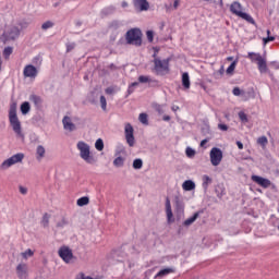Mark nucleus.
Returning a JSON list of instances; mask_svg holds the SVG:
<instances>
[{
  "mask_svg": "<svg viewBox=\"0 0 279 279\" xmlns=\"http://www.w3.org/2000/svg\"><path fill=\"white\" fill-rule=\"evenodd\" d=\"M16 102H11L9 108V123L16 136L23 137V129L21 126V120H19V116L16 114Z\"/></svg>",
  "mask_w": 279,
  "mask_h": 279,
  "instance_id": "obj_1",
  "label": "nucleus"
},
{
  "mask_svg": "<svg viewBox=\"0 0 279 279\" xmlns=\"http://www.w3.org/2000/svg\"><path fill=\"white\" fill-rule=\"evenodd\" d=\"M126 45H134V47H142L143 32L141 28H131L125 33Z\"/></svg>",
  "mask_w": 279,
  "mask_h": 279,
  "instance_id": "obj_2",
  "label": "nucleus"
},
{
  "mask_svg": "<svg viewBox=\"0 0 279 279\" xmlns=\"http://www.w3.org/2000/svg\"><path fill=\"white\" fill-rule=\"evenodd\" d=\"M76 147L80 151V157L82 160H85L87 165H95L97 162L95 157L90 155V146L86 142H78Z\"/></svg>",
  "mask_w": 279,
  "mask_h": 279,
  "instance_id": "obj_3",
  "label": "nucleus"
},
{
  "mask_svg": "<svg viewBox=\"0 0 279 279\" xmlns=\"http://www.w3.org/2000/svg\"><path fill=\"white\" fill-rule=\"evenodd\" d=\"M230 12L234 14L235 16H239L240 19H243V21H246V23H251V25H255L256 22L254 21V17L252 15L243 12V5L239 1H234L230 5Z\"/></svg>",
  "mask_w": 279,
  "mask_h": 279,
  "instance_id": "obj_4",
  "label": "nucleus"
},
{
  "mask_svg": "<svg viewBox=\"0 0 279 279\" xmlns=\"http://www.w3.org/2000/svg\"><path fill=\"white\" fill-rule=\"evenodd\" d=\"M171 61V59H163L160 60L158 58L154 59V64L155 68L154 70L156 71L157 75H167V73H169V62Z\"/></svg>",
  "mask_w": 279,
  "mask_h": 279,
  "instance_id": "obj_5",
  "label": "nucleus"
},
{
  "mask_svg": "<svg viewBox=\"0 0 279 279\" xmlns=\"http://www.w3.org/2000/svg\"><path fill=\"white\" fill-rule=\"evenodd\" d=\"M23 158H25V155L23 153H17L10 157L9 159H5L1 166L0 169L2 171H5V169H10L13 165H16L17 162H23Z\"/></svg>",
  "mask_w": 279,
  "mask_h": 279,
  "instance_id": "obj_6",
  "label": "nucleus"
},
{
  "mask_svg": "<svg viewBox=\"0 0 279 279\" xmlns=\"http://www.w3.org/2000/svg\"><path fill=\"white\" fill-rule=\"evenodd\" d=\"M19 36H21V29H19L16 26H13L9 31L4 32L0 38L2 43L7 44L10 40H16Z\"/></svg>",
  "mask_w": 279,
  "mask_h": 279,
  "instance_id": "obj_7",
  "label": "nucleus"
},
{
  "mask_svg": "<svg viewBox=\"0 0 279 279\" xmlns=\"http://www.w3.org/2000/svg\"><path fill=\"white\" fill-rule=\"evenodd\" d=\"M209 158L213 167H219L221 160H223V151H221V148L214 147L209 153Z\"/></svg>",
  "mask_w": 279,
  "mask_h": 279,
  "instance_id": "obj_8",
  "label": "nucleus"
},
{
  "mask_svg": "<svg viewBox=\"0 0 279 279\" xmlns=\"http://www.w3.org/2000/svg\"><path fill=\"white\" fill-rule=\"evenodd\" d=\"M60 258L66 264L73 260V251L69 246H61L58 251Z\"/></svg>",
  "mask_w": 279,
  "mask_h": 279,
  "instance_id": "obj_9",
  "label": "nucleus"
},
{
  "mask_svg": "<svg viewBox=\"0 0 279 279\" xmlns=\"http://www.w3.org/2000/svg\"><path fill=\"white\" fill-rule=\"evenodd\" d=\"M124 134L129 147H134V126L130 123L125 124Z\"/></svg>",
  "mask_w": 279,
  "mask_h": 279,
  "instance_id": "obj_10",
  "label": "nucleus"
},
{
  "mask_svg": "<svg viewBox=\"0 0 279 279\" xmlns=\"http://www.w3.org/2000/svg\"><path fill=\"white\" fill-rule=\"evenodd\" d=\"M251 180L255 182V184H258L262 186V189H269L271 186V181L269 179L258 177V175H252Z\"/></svg>",
  "mask_w": 279,
  "mask_h": 279,
  "instance_id": "obj_11",
  "label": "nucleus"
},
{
  "mask_svg": "<svg viewBox=\"0 0 279 279\" xmlns=\"http://www.w3.org/2000/svg\"><path fill=\"white\" fill-rule=\"evenodd\" d=\"M24 77H36L38 75V69L33 64H28L23 71Z\"/></svg>",
  "mask_w": 279,
  "mask_h": 279,
  "instance_id": "obj_12",
  "label": "nucleus"
},
{
  "mask_svg": "<svg viewBox=\"0 0 279 279\" xmlns=\"http://www.w3.org/2000/svg\"><path fill=\"white\" fill-rule=\"evenodd\" d=\"M16 275L20 279H27V264H19L16 266Z\"/></svg>",
  "mask_w": 279,
  "mask_h": 279,
  "instance_id": "obj_13",
  "label": "nucleus"
},
{
  "mask_svg": "<svg viewBox=\"0 0 279 279\" xmlns=\"http://www.w3.org/2000/svg\"><path fill=\"white\" fill-rule=\"evenodd\" d=\"M134 5L137 10H141V12L149 10V2L147 0H134Z\"/></svg>",
  "mask_w": 279,
  "mask_h": 279,
  "instance_id": "obj_14",
  "label": "nucleus"
},
{
  "mask_svg": "<svg viewBox=\"0 0 279 279\" xmlns=\"http://www.w3.org/2000/svg\"><path fill=\"white\" fill-rule=\"evenodd\" d=\"M199 215H202V211L194 213L192 217L184 220L183 226H185V228H189V226H193V223H195V221L199 219Z\"/></svg>",
  "mask_w": 279,
  "mask_h": 279,
  "instance_id": "obj_15",
  "label": "nucleus"
},
{
  "mask_svg": "<svg viewBox=\"0 0 279 279\" xmlns=\"http://www.w3.org/2000/svg\"><path fill=\"white\" fill-rule=\"evenodd\" d=\"M64 130H69L70 132H73L75 130V125L73 122H71V118L69 116H65L62 120Z\"/></svg>",
  "mask_w": 279,
  "mask_h": 279,
  "instance_id": "obj_16",
  "label": "nucleus"
},
{
  "mask_svg": "<svg viewBox=\"0 0 279 279\" xmlns=\"http://www.w3.org/2000/svg\"><path fill=\"white\" fill-rule=\"evenodd\" d=\"M166 214L168 223H171V219H173V211L171 210V201L169 197L166 198Z\"/></svg>",
  "mask_w": 279,
  "mask_h": 279,
  "instance_id": "obj_17",
  "label": "nucleus"
},
{
  "mask_svg": "<svg viewBox=\"0 0 279 279\" xmlns=\"http://www.w3.org/2000/svg\"><path fill=\"white\" fill-rule=\"evenodd\" d=\"M169 274H175V269H174V268H163V269H161V270L155 276V278H165V276H169Z\"/></svg>",
  "mask_w": 279,
  "mask_h": 279,
  "instance_id": "obj_18",
  "label": "nucleus"
},
{
  "mask_svg": "<svg viewBox=\"0 0 279 279\" xmlns=\"http://www.w3.org/2000/svg\"><path fill=\"white\" fill-rule=\"evenodd\" d=\"M182 86L185 88V90L191 88V77L189 76L187 72L182 74Z\"/></svg>",
  "mask_w": 279,
  "mask_h": 279,
  "instance_id": "obj_19",
  "label": "nucleus"
},
{
  "mask_svg": "<svg viewBox=\"0 0 279 279\" xmlns=\"http://www.w3.org/2000/svg\"><path fill=\"white\" fill-rule=\"evenodd\" d=\"M116 11H117V8H114L113 5H110V7L102 9L100 14H101V17L104 19L106 16H110V14H112Z\"/></svg>",
  "mask_w": 279,
  "mask_h": 279,
  "instance_id": "obj_20",
  "label": "nucleus"
},
{
  "mask_svg": "<svg viewBox=\"0 0 279 279\" xmlns=\"http://www.w3.org/2000/svg\"><path fill=\"white\" fill-rule=\"evenodd\" d=\"M183 191H195V182L186 180L182 184Z\"/></svg>",
  "mask_w": 279,
  "mask_h": 279,
  "instance_id": "obj_21",
  "label": "nucleus"
},
{
  "mask_svg": "<svg viewBox=\"0 0 279 279\" xmlns=\"http://www.w3.org/2000/svg\"><path fill=\"white\" fill-rule=\"evenodd\" d=\"M45 154H46L45 146L38 145L36 148L37 160H39V161L43 160V158H45Z\"/></svg>",
  "mask_w": 279,
  "mask_h": 279,
  "instance_id": "obj_22",
  "label": "nucleus"
},
{
  "mask_svg": "<svg viewBox=\"0 0 279 279\" xmlns=\"http://www.w3.org/2000/svg\"><path fill=\"white\" fill-rule=\"evenodd\" d=\"M259 73H267V60L265 58L259 59V62L257 63Z\"/></svg>",
  "mask_w": 279,
  "mask_h": 279,
  "instance_id": "obj_23",
  "label": "nucleus"
},
{
  "mask_svg": "<svg viewBox=\"0 0 279 279\" xmlns=\"http://www.w3.org/2000/svg\"><path fill=\"white\" fill-rule=\"evenodd\" d=\"M247 58H248V60H251L253 62H257V63H259L260 60H263V56H260V53H256V52H248Z\"/></svg>",
  "mask_w": 279,
  "mask_h": 279,
  "instance_id": "obj_24",
  "label": "nucleus"
},
{
  "mask_svg": "<svg viewBox=\"0 0 279 279\" xmlns=\"http://www.w3.org/2000/svg\"><path fill=\"white\" fill-rule=\"evenodd\" d=\"M20 110H21L22 114H29V110H32V106L29 105L28 101H24L21 105Z\"/></svg>",
  "mask_w": 279,
  "mask_h": 279,
  "instance_id": "obj_25",
  "label": "nucleus"
},
{
  "mask_svg": "<svg viewBox=\"0 0 279 279\" xmlns=\"http://www.w3.org/2000/svg\"><path fill=\"white\" fill-rule=\"evenodd\" d=\"M29 100L33 101V104H34L37 108H40V106H43V98H40V96L31 95Z\"/></svg>",
  "mask_w": 279,
  "mask_h": 279,
  "instance_id": "obj_26",
  "label": "nucleus"
},
{
  "mask_svg": "<svg viewBox=\"0 0 279 279\" xmlns=\"http://www.w3.org/2000/svg\"><path fill=\"white\" fill-rule=\"evenodd\" d=\"M209 184H213V179L210 177H208L207 174H204L203 175V189L205 191H207Z\"/></svg>",
  "mask_w": 279,
  "mask_h": 279,
  "instance_id": "obj_27",
  "label": "nucleus"
},
{
  "mask_svg": "<svg viewBox=\"0 0 279 279\" xmlns=\"http://www.w3.org/2000/svg\"><path fill=\"white\" fill-rule=\"evenodd\" d=\"M77 206H88L90 204V198L88 196H83L76 201Z\"/></svg>",
  "mask_w": 279,
  "mask_h": 279,
  "instance_id": "obj_28",
  "label": "nucleus"
},
{
  "mask_svg": "<svg viewBox=\"0 0 279 279\" xmlns=\"http://www.w3.org/2000/svg\"><path fill=\"white\" fill-rule=\"evenodd\" d=\"M49 219H51V215H49L47 213L44 214L43 219H41V226L44 228H49Z\"/></svg>",
  "mask_w": 279,
  "mask_h": 279,
  "instance_id": "obj_29",
  "label": "nucleus"
},
{
  "mask_svg": "<svg viewBox=\"0 0 279 279\" xmlns=\"http://www.w3.org/2000/svg\"><path fill=\"white\" fill-rule=\"evenodd\" d=\"M268 143H269V140H267V136L265 135L257 138V145H260V147H267Z\"/></svg>",
  "mask_w": 279,
  "mask_h": 279,
  "instance_id": "obj_30",
  "label": "nucleus"
},
{
  "mask_svg": "<svg viewBox=\"0 0 279 279\" xmlns=\"http://www.w3.org/2000/svg\"><path fill=\"white\" fill-rule=\"evenodd\" d=\"M239 63V60H234L227 69V74L232 75L234 73V69H236V64Z\"/></svg>",
  "mask_w": 279,
  "mask_h": 279,
  "instance_id": "obj_31",
  "label": "nucleus"
},
{
  "mask_svg": "<svg viewBox=\"0 0 279 279\" xmlns=\"http://www.w3.org/2000/svg\"><path fill=\"white\" fill-rule=\"evenodd\" d=\"M113 165L116 166V167H123L124 165H125V158H123V157H118V158H116L114 160H113Z\"/></svg>",
  "mask_w": 279,
  "mask_h": 279,
  "instance_id": "obj_32",
  "label": "nucleus"
},
{
  "mask_svg": "<svg viewBox=\"0 0 279 279\" xmlns=\"http://www.w3.org/2000/svg\"><path fill=\"white\" fill-rule=\"evenodd\" d=\"M95 148L97 151H104V140L98 138L95 143Z\"/></svg>",
  "mask_w": 279,
  "mask_h": 279,
  "instance_id": "obj_33",
  "label": "nucleus"
},
{
  "mask_svg": "<svg viewBox=\"0 0 279 279\" xmlns=\"http://www.w3.org/2000/svg\"><path fill=\"white\" fill-rule=\"evenodd\" d=\"M13 48L12 47H7L4 48L3 50V57L5 60H9L10 56H12V52H13Z\"/></svg>",
  "mask_w": 279,
  "mask_h": 279,
  "instance_id": "obj_34",
  "label": "nucleus"
},
{
  "mask_svg": "<svg viewBox=\"0 0 279 279\" xmlns=\"http://www.w3.org/2000/svg\"><path fill=\"white\" fill-rule=\"evenodd\" d=\"M133 169H143V159H134Z\"/></svg>",
  "mask_w": 279,
  "mask_h": 279,
  "instance_id": "obj_35",
  "label": "nucleus"
},
{
  "mask_svg": "<svg viewBox=\"0 0 279 279\" xmlns=\"http://www.w3.org/2000/svg\"><path fill=\"white\" fill-rule=\"evenodd\" d=\"M120 27H121V22H119V21H117V20L112 21V22L109 24V28H110V29L117 31V29H119Z\"/></svg>",
  "mask_w": 279,
  "mask_h": 279,
  "instance_id": "obj_36",
  "label": "nucleus"
},
{
  "mask_svg": "<svg viewBox=\"0 0 279 279\" xmlns=\"http://www.w3.org/2000/svg\"><path fill=\"white\" fill-rule=\"evenodd\" d=\"M140 84H149L151 82V78L149 76L141 75L138 76Z\"/></svg>",
  "mask_w": 279,
  "mask_h": 279,
  "instance_id": "obj_37",
  "label": "nucleus"
},
{
  "mask_svg": "<svg viewBox=\"0 0 279 279\" xmlns=\"http://www.w3.org/2000/svg\"><path fill=\"white\" fill-rule=\"evenodd\" d=\"M138 121H141L144 125H147L149 123V120L147 119V113H141L138 117Z\"/></svg>",
  "mask_w": 279,
  "mask_h": 279,
  "instance_id": "obj_38",
  "label": "nucleus"
},
{
  "mask_svg": "<svg viewBox=\"0 0 279 279\" xmlns=\"http://www.w3.org/2000/svg\"><path fill=\"white\" fill-rule=\"evenodd\" d=\"M238 116H239L240 121H242V123H247L250 121L247 119V114L245 112H243V111H240L238 113Z\"/></svg>",
  "mask_w": 279,
  "mask_h": 279,
  "instance_id": "obj_39",
  "label": "nucleus"
},
{
  "mask_svg": "<svg viewBox=\"0 0 279 279\" xmlns=\"http://www.w3.org/2000/svg\"><path fill=\"white\" fill-rule=\"evenodd\" d=\"M232 94L235 96V97H241V95H245V92L242 90L241 88L239 87H234L232 89Z\"/></svg>",
  "mask_w": 279,
  "mask_h": 279,
  "instance_id": "obj_40",
  "label": "nucleus"
},
{
  "mask_svg": "<svg viewBox=\"0 0 279 279\" xmlns=\"http://www.w3.org/2000/svg\"><path fill=\"white\" fill-rule=\"evenodd\" d=\"M51 27H53V22L51 21H47L41 25V29L44 31L51 29Z\"/></svg>",
  "mask_w": 279,
  "mask_h": 279,
  "instance_id": "obj_41",
  "label": "nucleus"
},
{
  "mask_svg": "<svg viewBox=\"0 0 279 279\" xmlns=\"http://www.w3.org/2000/svg\"><path fill=\"white\" fill-rule=\"evenodd\" d=\"M187 158H195V149L187 147L185 150Z\"/></svg>",
  "mask_w": 279,
  "mask_h": 279,
  "instance_id": "obj_42",
  "label": "nucleus"
},
{
  "mask_svg": "<svg viewBox=\"0 0 279 279\" xmlns=\"http://www.w3.org/2000/svg\"><path fill=\"white\" fill-rule=\"evenodd\" d=\"M154 108L158 114H165V107L162 105H155Z\"/></svg>",
  "mask_w": 279,
  "mask_h": 279,
  "instance_id": "obj_43",
  "label": "nucleus"
},
{
  "mask_svg": "<svg viewBox=\"0 0 279 279\" xmlns=\"http://www.w3.org/2000/svg\"><path fill=\"white\" fill-rule=\"evenodd\" d=\"M64 226H69V220H66V218H62L61 221L57 223V228H64Z\"/></svg>",
  "mask_w": 279,
  "mask_h": 279,
  "instance_id": "obj_44",
  "label": "nucleus"
},
{
  "mask_svg": "<svg viewBox=\"0 0 279 279\" xmlns=\"http://www.w3.org/2000/svg\"><path fill=\"white\" fill-rule=\"evenodd\" d=\"M23 258L27 259L28 256H34V251L32 248L26 250L24 253H22Z\"/></svg>",
  "mask_w": 279,
  "mask_h": 279,
  "instance_id": "obj_45",
  "label": "nucleus"
},
{
  "mask_svg": "<svg viewBox=\"0 0 279 279\" xmlns=\"http://www.w3.org/2000/svg\"><path fill=\"white\" fill-rule=\"evenodd\" d=\"M146 37H147L148 43H154V31H147Z\"/></svg>",
  "mask_w": 279,
  "mask_h": 279,
  "instance_id": "obj_46",
  "label": "nucleus"
},
{
  "mask_svg": "<svg viewBox=\"0 0 279 279\" xmlns=\"http://www.w3.org/2000/svg\"><path fill=\"white\" fill-rule=\"evenodd\" d=\"M100 106L102 110H106L108 102L106 101V96H100Z\"/></svg>",
  "mask_w": 279,
  "mask_h": 279,
  "instance_id": "obj_47",
  "label": "nucleus"
},
{
  "mask_svg": "<svg viewBox=\"0 0 279 279\" xmlns=\"http://www.w3.org/2000/svg\"><path fill=\"white\" fill-rule=\"evenodd\" d=\"M225 71L226 70H223V66H221L220 70L214 74L216 80H219V77L223 76Z\"/></svg>",
  "mask_w": 279,
  "mask_h": 279,
  "instance_id": "obj_48",
  "label": "nucleus"
},
{
  "mask_svg": "<svg viewBox=\"0 0 279 279\" xmlns=\"http://www.w3.org/2000/svg\"><path fill=\"white\" fill-rule=\"evenodd\" d=\"M274 40H276V37H274V36H268L263 39L264 45H267V43H274Z\"/></svg>",
  "mask_w": 279,
  "mask_h": 279,
  "instance_id": "obj_49",
  "label": "nucleus"
},
{
  "mask_svg": "<svg viewBox=\"0 0 279 279\" xmlns=\"http://www.w3.org/2000/svg\"><path fill=\"white\" fill-rule=\"evenodd\" d=\"M75 49V44H66V52L70 53V51Z\"/></svg>",
  "mask_w": 279,
  "mask_h": 279,
  "instance_id": "obj_50",
  "label": "nucleus"
},
{
  "mask_svg": "<svg viewBox=\"0 0 279 279\" xmlns=\"http://www.w3.org/2000/svg\"><path fill=\"white\" fill-rule=\"evenodd\" d=\"M218 129L221 130L222 132H228V124H218Z\"/></svg>",
  "mask_w": 279,
  "mask_h": 279,
  "instance_id": "obj_51",
  "label": "nucleus"
},
{
  "mask_svg": "<svg viewBox=\"0 0 279 279\" xmlns=\"http://www.w3.org/2000/svg\"><path fill=\"white\" fill-rule=\"evenodd\" d=\"M20 193L22 195H27V187L23 186V185H20Z\"/></svg>",
  "mask_w": 279,
  "mask_h": 279,
  "instance_id": "obj_52",
  "label": "nucleus"
},
{
  "mask_svg": "<svg viewBox=\"0 0 279 279\" xmlns=\"http://www.w3.org/2000/svg\"><path fill=\"white\" fill-rule=\"evenodd\" d=\"M210 140L209 138H205L201 142V147H205L206 143H208Z\"/></svg>",
  "mask_w": 279,
  "mask_h": 279,
  "instance_id": "obj_53",
  "label": "nucleus"
},
{
  "mask_svg": "<svg viewBox=\"0 0 279 279\" xmlns=\"http://www.w3.org/2000/svg\"><path fill=\"white\" fill-rule=\"evenodd\" d=\"M179 7H180V0H174V3H173L174 10H178Z\"/></svg>",
  "mask_w": 279,
  "mask_h": 279,
  "instance_id": "obj_54",
  "label": "nucleus"
},
{
  "mask_svg": "<svg viewBox=\"0 0 279 279\" xmlns=\"http://www.w3.org/2000/svg\"><path fill=\"white\" fill-rule=\"evenodd\" d=\"M238 149H243V143L241 141L236 142Z\"/></svg>",
  "mask_w": 279,
  "mask_h": 279,
  "instance_id": "obj_55",
  "label": "nucleus"
},
{
  "mask_svg": "<svg viewBox=\"0 0 279 279\" xmlns=\"http://www.w3.org/2000/svg\"><path fill=\"white\" fill-rule=\"evenodd\" d=\"M132 93H134V87H132V85H130L129 89H128V94L132 95Z\"/></svg>",
  "mask_w": 279,
  "mask_h": 279,
  "instance_id": "obj_56",
  "label": "nucleus"
},
{
  "mask_svg": "<svg viewBox=\"0 0 279 279\" xmlns=\"http://www.w3.org/2000/svg\"><path fill=\"white\" fill-rule=\"evenodd\" d=\"M163 121H171V116H163Z\"/></svg>",
  "mask_w": 279,
  "mask_h": 279,
  "instance_id": "obj_57",
  "label": "nucleus"
},
{
  "mask_svg": "<svg viewBox=\"0 0 279 279\" xmlns=\"http://www.w3.org/2000/svg\"><path fill=\"white\" fill-rule=\"evenodd\" d=\"M106 93H107V95H112V88L108 87V88L106 89Z\"/></svg>",
  "mask_w": 279,
  "mask_h": 279,
  "instance_id": "obj_58",
  "label": "nucleus"
},
{
  "mask_svg": "<svg viewBox=\"0 0 279 279\" xmlns=\"http://www.w3.org/2000/svg\"><path fill=\"white\" fill-rule=\"evenodd\" d=\"M131 86H132L133 88H136V86H138V82L132 83Z\"/></svg>",
  "mask_w": 279,
  "mask_h": 279,
  "instance_id": "obj_59",
  "label": "nucleus"
},
{
  "mask_svg": "<svg viewBox=\"0 0 279 279\" xmlns=\"http://www.w3.org/2000/svg\"><path fill=\"white\" fill-rule=\"evenodd\" d=\"M232 60H234V57H228V58H227V61H228V62H232Z\"/></svg>",
  "mask_w": 279,
  "mask_h": 279,
  "instance_id": "obj_60",
  "label": "nucleus"
},
{
  "mask_svg": "<svg viewBox=\"0 0 279 279\" xmlns=\"http://www.w3.org/2000/svg\"><path fill=\"white\" fill-rule=\"evenodd\" d=\"M122 8H128V2L126 1L122 2Z\"/></svg>",
  "mask_w": 279,
  "mask_h": 279,
  "instance_id": "obj_61",
  "label": "nucleus"
},
{
  "mask_svg": "<svg viewBox=\"0 0 279 279\" xmlns=\"http://www.w3.org/2000/svg\"><path fill=\"white\" fill-rule=\"evenodd\" d=\"M219 5H220V8H223V0L219 1Z\"/></svg>",
  "mask_w": 279,
  "mask_h": 279,
  "instance_id": "obj_62",
  "label": "nucleus"
},
{
  "mask_svg": "<svg viewBox=\"0 0 279 279\" xmlns=\"http://www.w3.org/2000/svg\"><path fill=\"white\" fill-rule=\"evenodd\" d=\"M58 5H60V2L54 3L53 8H58Z\"/></svg>",
  "mask_w": 279,
  "mask_h": 279,
  "instance_id": "obj_63",
  "label": "nucleus"
},
{
  "mask_svg": "<svg viewBox=\"0 0 279 279\" xmlns=\"http://www.w3.org/2000/svg\"><path fill=\"white\" fill-rule=\"evenodd\" d=\"M172 110L175 112V110H179V107H172Z\"/></svg>",
  "mask_w": 279,
  "mask_h": 279,
  "instance_id": "obj_64",
  "label": "nucleus"
}]
</instances>
